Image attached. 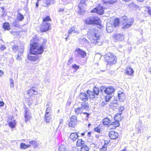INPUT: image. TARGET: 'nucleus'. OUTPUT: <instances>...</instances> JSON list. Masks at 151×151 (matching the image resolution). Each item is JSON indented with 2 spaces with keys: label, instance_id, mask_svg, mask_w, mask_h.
<instances>
[{
  "label": "nucleus",
  "instance_id": "obj_1",
  "mask_svg": "<svg viewBox=\"0 0 151 151\" xmlns=\"http://www.w3.org/2000/svg\"><path fill=\"white\" fill-rule=\"evenodd\" d=\"M45 43L43 42L42 43L39 44L37 42H34L33 44H30L29 52L31 54L34 55H40L44 51V47Z\"/></svg>",
  "mask_w": 151,
  "mask_h": 151
},
{
  "label": "nucleus",
  "instance_id": "obj_2",
  "mask_svg": "<svg viewBox=\"0 0 151 151\" xmlns=\"http://www.w3.org/2000/svg\"><path fill=\"white\" fill-rule=\"evenodd\" d=\"M90 36L89 39L92 43L96 44L97 43L98 40L100 37L99 33L98 32V30L93 28L91 30H90Z\"/></svg>",
  "mask_w": 151,
  "mask_h": 151
},
{
  "label": "nucleus",
  "instance_id": "obj_3",
  "mask_svg": "<svg viewBox=\"0 0 151 151\" xmlns=\"http://www.w3.org/2000/svg\"><path fill=\"white\" fill-rule=\"evenodd\" d=\"M105 60L110 65L113 64L116 62V57L112 53L108 52L104 56Z\"/></svg>",
  "mask_w": 151,
  "mask_h": 151
},
{
  "label": "nucleus",
  "instance_id": "obj_4",
  "mask_svg": "<svg viewBox=\"0 0 151 151\" xmlns=\"http://www.w3.org/2000/svg\"><path fill=\"white\" fill-rule=\"evenodd\" d=\"M121 20L123 21L124 26L122 28L126 29L129 28L134 22V19L132 18L127 19L126 16H123L121 17Z\"/></svg>",
  "mask_w": 151,
  "mask_h": 151
},
{
  "label": "nucleus",
  "instance_id": "obj_5",
  "mask_svg": "<svg viewBox=\"0 0 151 151\" xmlns=\"http://www.w3.org/2000/svg\"><path fill=\"white\" fill-rule=\"evenodd\" d=\"M101 20L98 17L90 16L86 20V23L88 24H96L100 25Z\"/></svg>",
  "mask_w": 151,
  "mask_h": 151
},
{
  "label": "nucleus",
  "instance_id": "obj_6",
  "mask_svg": "<svg viewBox=\"0 0 151 151\" xmlns=\"http://www.w3.org/2000/svg\"><path fill=\"white\" fill-rule=\"evenodd\" d=\"M77 117L75 115L72 116L70 118L69 122V127L74 128L77 124Z\"/></svg>",
  "mask_w": 151,
  "mask_h": 151
},
{
  "label": "nucleus",
  "instance_id": "obj_7",
  "mask_svg": "<svg viewBox=\"0 0 151 151\" xmlns=\"http://www.w3.org/2000/svg\"><path fill=\"white\" fill-rule=\"evenodd\" d=\"M50 27V23L45 22H43L40 28V30L42 32H46L49 29Z\"/></svg>",
  "mask_w": 151,
  "mask_h": 151
},
{
  "label": "nucleus",
  "instance_id": "obj_8",
  "mask_svg": "<svg viewBox=\"0 0 151 151\" xmlns=\"http://www.w3.org/2000/svg\"><path fill=\"white\" fill-rule=\"evenodd\" d=\"M91 12H96L99 14H102L104 12V8L102 6H99L94 8L91 11Z\"/></svg>",
  "mask_w": 151,
  "mask_h": 151
},
{
  "label": "nucleus",
  "instance_id": "obj_9",
  "mask_svg": "<svg viewBox=\"0 0 151 151\" xmlns=\"http://www.w3.org/2000/svg\"><path fill=\"white\" fill-rule=\"evenodd\" d=\"M88 0H80V3L78 5V7L80 9L79 12L80 14L83 15L85 13L84 10L83 9L81 8V6H82V5H83L84 6L85 5L84 4Z\"/></svg>",
  "mask_w": 151,
  "mask_h": 151
},
{
  "label": "nucleus",
  "instance_id": "obj_10",
  "mask_svg": "<svg viewBox=\"0 0 151 151\" xmlns=\"http://www.w3.org/2000/svg\"><path fill=\"white\" fill-rule=\"evenodd\" d=\"M115 91L114 88L112 86H109L106 88L104 90L105 93L108 95L111 94L113 93Z\"/></svg>",
  "mask_w": 151,
  "mask_h": 151
},
{
  "label": "nucleus",
  "instance_id": "obj_11",
  "mask_svg": "<svg viewBox=\"0 0 151 151\" xmlns=\"http://www.w3.org/2000/svg\"><path fill=\"white\" fill-rule=\"evenodd\" d=\"M109 137L112 139H115L119 136L118 133L114 131H111L109 132Z\"/></svg>",
  "mask_w": 151,
  "mask_h": 151
},
{
  "label": "nucleus",
  "instance_id": "obj_12",
  "mask_svg": "<svg viewBox=\"0 0 151 151\" xmlns=\"http://www.w3.org/2000/svg\"><path fill=\"white\" fill-rule=\"evenodd\" d=\"M25 120L26 122H27L31 119V114L29 110H25L24 112Z\"/></svg>",
  "mask_w": 151,
  "mask_h": 151
},
{
  "label": "nucleus",
  "instance_id": "obj_13",
  "mask_svg": "<svg viewBox=\"0 0 151 151\" xmlns=\"http://www.w3.org/2000/svg\"><path fill=\"white\" fill-rule=\"evenodd\" d=\"M35 55L34 56L28 55L27 58L29 60L32 61H35L37 60H40V58L41 57V56H39L38 55Z\"/></svg>",
  "mask_w": 151,
  "mask_h": 151
},
{
  "label": "nucleus",
  "instance_id": "obj_14",
  "mask_svg": "<svg viewBox=\"0 0 151 151\" xmlns=\"http://www.w3.org/2000/svg\"><path fill=\"white\" fill-rule=\"evenodd\" d=\"M80 98L84 101H86L88 99V96L86 93H82L80 94Z\"/></svg>",
  "mask_w": 151,
  "mask_h": 151
},
{
  "label": "nucleus",
  "instance_id": "obj_15",
  "mask_svg": "<svg viewBox=\"0 0 151 151\" xmlns=\"http://www.w3.org/2000/svg\"><path fill=\"white\" fill-rule=\"evenodd\" d=\"M87 94L88 96V99H92L93 100H96L97 98H98V96L96 97L93 92L88 90L87 91Z\"/></svg>",
  "mask_w": 151,
  "mask_h": 151
},
{
  "label": "nucleus",
  "instance_id": "obj_16",
  "mask_svg": "<svg viewBox=\"0 0 151 151\" xmlns=\"http://www.w3.org/2000/svg\"><path fill=\"white\" fill-rule=\"evenodd\" d=\"M114 37L116 41H122L124 39V36L119 34H115L114 36Z\"/></svg>",
  "mask_w": 151,
  "mask_h": 151
},
{
  "label": "nucleus",
  "instance_id": "obj_17",
  "mask_svg": "<svg viewBox=\"0 0 151 151\" xmlns=\"http://www.w3.org/2000/svg\"><path fill=\"white\" fill-rule=\"evenodd\" d=\"M78 132H73L71 133L70 135V138L73 141H76L79 137Z\"/></svg>",
  "mask_w": 151,
  "mask_h": 151
},
{
  "label": "nucleus",
  "instance_id": "obj_18",
  "mask_svg": "<svg viewBox=\"0 0 151 151\" xmlns=\"http://www.w3.org/2000/svg\"><path fill=\"white\" fill-rule=\"evenodd\" d=\"M119 123L118 121H116L114 122H111V124L110 125V128L111 129H114L116 127L119 126Z\"/></svg>",
  "mask_w": 151,
  "mask_h": 151
},
{
  "label": "nucleus",
  "instance_id": "obj_19",
  "mask_svg": "<svg viewBox=\"0 0 151 151\" xmlns=\"http://www.w3.org/2000/svg\"><path fill=\"white\" fill-rule=\"evenodd\" d=\"M37 93V89L35 87H32L28 91L27 93L29 94H35Z\"/></svg>",
  "mask_w": 151,
  "mask_h": 151
},
{
  "label": "nucleus",
  "instance_id": "obj_20",
  "mask_svg": "<svg viewBox=\"0 0 151 151\" xmlns=\"http://www.w3.org/2000/svg\"><path fill=\"white\" fill-rule=\"evenodd\" d=\"M81 109L83 110L85 109L86 110H88L89 106L87 103L86 102H82L81 104V106L79 107Z\"/></svg>",
  "mask_w": 151,
  "mask_h": 151
},
{
  "label": "nucleus",
  "instance_id": "obj_21",
  "mask_svg": "<svg viewBox=\"0 0 151 151\" xmlns=\"http://www.w3.org/2000/svg\"><path fill=\"white\" fill-rule=\"evenodd\" d=\"M103 123L104 125H109V127H110V125L111 123V120L109 118H106L103 119Z\"/></svg>",
  "mask_w": 151,
  "mask_h": 151
},
{
  "label": "nucleus",
  "instance_id": "obj_22",
  "mask_svg": "<svg viewBox=\"0 0 151 151\" xmlns=\"http://www.w3.org/2000/svg\"><path fill=\"white\" fill-rule=\"evenodd\" d=\"M78 53L81 56V57L83 58H85L86 56V52L82 50L79 48L77 50Z\"/></svg>",
  "mask_w": 151,
  "mask_h": 151
},
{
  "label": "nucleus",
  "instance_id": "obj_23",
  "mask_svg": "<svg viewBox=\"0 0 151 151\" xmlns=\"http://www.w3.org/2000/svg\"><path fill=\"white\" fill-rule=\"evenodd\" d=\"M72 32L73 33H79L80 32V30H76L75 28L74 27H71L68 31V33L69 34L71 33Z\"/></svg>",
  "mask_w": 151,
  "mask_h": 151
},
{
  "label": "nucleus",
  "instance_id": "obj_24",
  "mask_svg": "<svg viewBox=\"0 0 151 151\" xmlns=\"http://www.w3.org/2000/svg\"><path fill=\"white\" fill-rule=\"evenodd\" d=\"M51 113H45V118L46 122L48 123L50 122L51 118Z\"/></svg>",
  "mask_w": 151,
  "mask_h": 151
},
{
  "label": "nucleus",
  "instance_id": "obj_25",
  "mask_svg": "<svg viewBox=\"0 0 151 151\" xmlns=\"http://www.w3.org/2000/svg\"><path fill=\"white\" fill-rule=\"evenodd\" d=\"M111 106L115 107H117L118 103L117 98H114L113 100L111 101Z\"/></svg>",
  "mask_w": 151,
  "mask_h": 151
},
{
  "label": "nucleus",
  "instance_id": "obj_26",
  "mask_svg": "<svg viewBox=\"0 0 151 151\" xmlns=\"http://www.w3.org/2000/svg\"><path fill=\"white\" fill-rule=\"evenodd\" d=\"M112 25L110 24H106V29L108 32L110 33L113 30V27Z\"/></svg>",
  "mask_w": 151,
  "mask_h": 151
},
{
  "label": "nucleus",
  "instance_id": "obj_27",
  "mask_svg": "<svg viewBox=\"0 0 151 151\" xmlns=\"http://www.w3.org/2000/svg\"><path fill=\"white\" fill-rule=\"evenodd\" d=\"M118 97L119 101H123L124 100V94L121 92L120 93H118Z\"/></svg>",
  "mask_w": 151,
  "mask_h": 151
},
{
  "label": "nucleus",
  "instance_id": "obj_28",
  "mask_svg": "<svg viewBox=\"0 0 151 151\" xmlns=\"http://www.w3.org/2000/svg\"><path fill=\"white\" fill-rule=\"evenodd\" d=\"M85 143V141L83 140L82 139H78L76 145L78 147L82 146Z\"/></svg>",
  "mask_w": 151,
  "mask_h": 151
},
{
  "label": "nucleus",
  "instance_id": "obj_29",
  "mask_svg": "<svg viewBox=\"0 0 151 151\" xmlns=\"http://www.w3.org/2000/svg\"><path fill=\"white\" fill-rule=\"evenodd\" d=\"M133 69L130 68H127L126 70V74L129 75H132L134 73Z\"/></svg>",
  "mask_w": 151,
  "mask_h": 151
},
{
  "label": "nucleus",
  "instance_id": "obj_30",
  "mask_svg": "<svg viewBox=\"0 0 151 151\" xmlns=\"http://www.w3.org/2000/svg\"><path fill=\"white\" fill-rule=\"evenodd\" d=\"M24 17L23 15L20 13H18L17 16V20L19 21H22L24 19Z\"/></svg>",
  "mask_w": 151,
  "mask_h": 151
},
{
  "label": "nucleus",
  "instance_id": "obj_31",
  "mask_svg": "<svg viewBox=\"0 0 151 151\" xmlns=\"http://www.w3.org/2000/svg\"><path fill=\"white\" fill-rule=\"evenodd\" d=\"M3 26L4 29L5 30H9L10 29V27L8 22L4 23Z\"/></svg>",
  "mask_w": 151,
  "mask_h": 151
},
{
  "label": "nucleus",
  "instance_id": "obj_32",
  "mask_svg": "<svg viewBox=\"0 0 151 151\" xmlns=\"http://www.w3.org/2000/svg\"><path fill=\"white\" fill-rule=\"evenodd\" d=\"M59 151H67V149L65 145H61L58 148Z\"/></svg>",
  "mask_w": 151,
  "mask_h": 151
},
{
  "label": "nucleus",
  "instance_id": "obj_33",
  "mask_svg": "<svg viewBox=\"0 0 151 151\" xmlns=\"http://www.w3.org/2000/svg\"><path fill=\"white\" fill-rule=\"evenodd\" d=\"M12 25L13 27L19 28L20 27V25L19 24V21L15 20L12 23Z\"/></svg>",
  "mask_w": 151,
  "mask_h": 151
},
{
  "label": "nucleus",
  "instance_id": "obj_34",
  "mask_svg": "<svg viewBox=\"0 0 151 151\" xmlns=\"http://www.w3.org/2000/svg\"><path fill=\"white\" fill-rule=\"evenodd\" d=\"M31 146L30 145H26L24 143H21L20 145L21 148L22 149H26L28 147H30Z\"/></svg>",
  "mask_w": 151,
  "mask_h": 151
},
{
  "label": "nucleus",
  "instance_id": "obj_35",
  "mask_svg": "<svg viewBox=\"0 0 151 151\" xmlns=\"http://www.w3.org/2000/svg\"><path fill=\"white\" fill-rule=\"evenodd\" d=\"M29 143L30 145H32L34 148H36L37 146V142L35 140L29 141Z\"/></svg>",
  "mask_w": 151,
  "mask_h": 151
},
{
  "label": "nucleus",
  "instance_id": "obj_36",
  "mask_svg": "<svg viewBox=\"0 0 151 151\" xmlns=\"http://www.w3.org/2000/svg\"><path fill=\"white\" fill-rule=\"evenodd\" d=\"M76 114L78 115L79 114H81L83 112V110L81 109L78 107V108L76 109L75 110Z\"/></svg>",
  "mask_w": 151,
  "mask_h": 151
},
{
  "label": "nucleus",
  "instance_id": "obj_37",
  "mask_svg": "<svg viewBox=\"0 0 151 151\" xmlns=\"http://www.w3.org/2000/svg\"><path fill=\"white\" fill-rule=\"evenodd\" d=\"M99 88H95L93 89V93L96 97L98 96L99 93Z\"/></svg>",
  "mask_w": 151,
  "mask_h": 151
},
{
  "label": "nucleus",
  "instance_id": "obj_38",
  "mask_svg": "<svg viewBox=\"0 0 151 151\" xmlns=\"http://www.w3.org/2000/svg\"><path fill=\"white\" fill-rule=\"evenodd\" d=\"M89 148L86 145H84L81 147V151H88Z\"/></svg>",
  "mask_w": 151,
  "mask_h": 151
},
{
  "label": "nucleus",
  "instance_id": "obj_39",
  "mask_svg": "<svg viewBox=\"0 0 151 151\" xmlns=\"http://www.w3.org/2000/svg\"><path fill=\"white\" fill-rule=\"evenodd\" d=\"M15 120L11 121L9 123V127L12 128H14L15 127Z\"/></svg>",
  "mask_w": 151,
  "mask_h": 151
},
{
  "label": "nucleus",
  "instance_id": "obj_40",
  "mask_svg": "<svg viewBox=\"0 0 151 151\" xmlns=\"http://www.w3.org/2000/svg\"><path fill=\"white\" fill-rule=\"evenodd\" d=\"M54 0H46L45 4L47 6H48L51 4H54Z\"/></svg>",
  "mask_w": 151,
  "mask_h": 151
},
{
  "label": "nucleus",
  "instance_id": "obj_41",
  "mask_svg": "<svg viewBox=\"0 0 151 151\" xmlns=\"http://www.w3.org/2000/svg\"><path fill=\"white\" fill-rule=\"evenodd\" d=\"M115 2V1L112 0H108L104 2V5H108V4H113Z\"/></svg>",
  "mask_w": 151,
  "mask_h": 151
},
{
  "label": "nucleus",
  "instance_id": "obj_42",
  "mask_svg": "<svg viewBox=\"0 0 151 151\" xmlns=\"http://www.w3.org/2000/svg\"><path fill=\"white\" fill-rule=\"evenodd\" d=\"M119 24V19L118 18H116L115 19L114 24V26L116 27L117 26H118Z\"/></svg>",
  "mask_w": 151,
  "mask_h": 151
},
{
  "label": "nucleus",
  "instance_id": "obj_43",
  "mask_svg": "<svg viewBox=\"0 0 151 151\" xmlns=\"http://www.w3.org/2000/svg\"><path fill=\"white\" fill-rule=\"evenodd\" d=\"M19 46L17 45H14L12 46V49L13 51L15 52H16L19 49Z\"/></svg>",
  "mask_w": 151,
  "mask_h": 151
},
{
  "label": "nucleus",
  "instance_id": "obj_44",
  "mask_svg": "<svg viewBox=\"0 0 151 151\" xmlns=\"http://www.w3.org/2000/svg\"><path fill=\"white\" fill-rule=\"evenodd\" d=\"M10 86L11 88L14 87V81L12 79H11L10 80Z\"/></svg>",
  "mask_w": 151,
  "mask_h": 151
},
{
  "label": "nucleus",
  "instance_id": "obj_45",
  "mask_svg": "<svg viewBox=\"0 0 151 151\" xmlns=\"http://www.w3.org/2000/svg\"><path fill=\"white\" fill-rule=\"evenodd\" d=\"M24 51V46H21L19 47V49L18 52L19 53L22 54L23 53Z\"/></svg>",
  "mask_w": 151,
  "mask_h": 151
},
{
  "label": "nucleus",
  "instance_id": "obj_46",
  "mask_svg": "<svg viewBox=\"0 0 151 151\" xmlns=\"http://www.w3.org/2000/svg\"><path fill=\"white\" fill-rule=\"evenodd\" d=\"M51 110V106H48L47 107L46 111V113H51L50 111Z\"/></svg>",
  "mask_w": 151,
  "mask_h": 151
},
{
  "label": "nucleus",
  "instance_id": "obj_47",
  "mask_svg": "<svg viewBox=\"0 0 151 151\" xmlns=\"http://www.w3.org/2000/svg\"><path fill=\"white\" fill-rule=\"evenodd\" d=\"M51 19L50 18V17L49 16H47L46 17L43 19V22H47L49 20H50Z\"/></svg>",
  "mask_w": 151,
  "mask_h": 151
},
{
  "label": "nucleus",
  "instance_id": "obj_48",
  "mask_svg": "<svg viewBox=\"0 0 151 151\" xmlns=\"http://www.w3.org/2000/svg\"><path fill=\"white\" fill-rule=\"evenodd\" d=\"M83 114H84L86 115V118H85V119L87 121L88 120L90 114L86 112H83Z\"/></svg>",
  "mask_w": 151,
  "mask_h": 151
},
{
  "label": "nucleus",
  "instance_id": "obj_49",
  "mask_svg": "<svg viewBox=\"0 0 151 151\" xmlns=\"http://www.w3.org/2000/svg\"><path fill=\"white\" fill-rule=\"evenodd\" d=\"M72 68L74 69L75 70H77L79 68V66L77 65L76 64H74L72 65Z\"/></svg>",
  "mask_w": 151,
  "mask_h": 151
},
{
  "label": "nucleus",
  "instance_id": "obj_50",
  "mask_svg": "<svg viewBox=\"0 0 151 151\" xmlns=\"http://www.w3.org/2000/svg\"><path fill=\"white\" fill-rule=\"evenodd\" d=\"M73 62V58L72 57H71L70 59H69L68 63V65H70L71 64V63H72Z\"/></svg>",
  "mask_w": 151,
  "mask_h": 151
},
{
  "label": "nucleus",
  "instance_id": "obj_51",
  "mask_svg": "<svg viewBox=\"0 0 151 151\" xmlns=\"http://www.w3.org/2000/svg\"><path fill=\"white\" fill-rule=\"evenodd\" d=\"M94 131L98 133L100 132V129L99 127H97L95 128Z\"/></svg>",
  "mask_w": 151,
  "mask_h": 151
},
{
  "label": "nucleus",
  "instance_id": "obj_52",
  "mask_svg": "<svg viewBox=\"0 0 151 151\" xmlns=\"http://www.w3.org/2000/svg\"><path fill=\"white\" fill-rule=\"evenodd\" d=\"M6 49V47L4 45H2L0 47V49L1 50H4Z\"/></svg>",
  "mask_w": 151,
  "mask_h": 151
},
{
  "label": "nucleus",
  "instance_id": "obj_53",
  "mask_svg": "<svg viewBox=\"0 0 151 151\" xmlns=\"http://www.w3.org/2000/svg\"><path fill=\"white\" fill-rule=\"evenodd\" d=\"M111 97L110 96H106V100L107 102L108 101L111 99Z\"/></svg>",
  "mask_w": 151,
  "mask_h": 151
},
{
  "label": "nucleus",
  "instance_id": "obj_54",
  "mask_svg": "<svg viewBox=\"0 0 151 151\" xmlns=\"http://www.w3.org/2000/svg\"><path fill=\"white\" fill-rule=\"evenodd\" d=\"M63 119H60V124L58 126V128H60V126L63 124Z\"/></svg>",
  "mask_w": 151,
  "mask_h": 151
},
{
  "label": "nucleus",
  "instance_id": "obj_55",
  "mask_svg": "<svg viewBox=\"0 0 151 151\" xmlns=\"http://www.w3.org/2000/svg\"><path fill=\"white\" fill-rule=\"evenodd\" d=\"M124 106H120L119 109V111L120 112H122L124 110Z\"/></svg>",
  "mask_w": 151,
  "mask_h": 151
},
{
  "label": "nucleus",
  "instance_id": "obj_56",
  "mask_svg": "<svg viewBox=\"0 0 151 151\" xmlns=\"http://www.w3.org/2000/svg\"><path fill=\"white\" fill-rule=\"evenodd\" d=\"M108 143L107 141H105V144L102 147H104V148L105 149V148H106L107 147V144H108Z\"/></svg>",
  "mask_w": 151,
  "mask_h": 151
},
{
  "label": "nucleus",
  "instance_id": "obj_57",
  "mask_svg": "<svg viewBox=\"0 0 151 151\" xmlns=\"http://www.w3.org/2000/svg\"><path fill=\"white\" fill-rule=\"evenodd\" d=\"M134 4L133 3H131L129 5V6L131 8L132 7L134 6Z\"/></svg>",
  "mask_w": 151,
  "mask_h": 151
},
{
  "label": "nucleus",
  "instance_id": "obj_58",
  "mask_svg": "<svg viewBox=\"0 0 151 151\" xmlns=\"http://www.w3.org/2000/svg\"><path fill=\"white\" fill-rule=\"evenodd\" d=\"M46 106H51V103H50V102H48L47 103V104L46 105Z\"/></svg>",
  "mask_w": 151,
  "mask_h": 151
},
{
  "label": "nucleus",
  "instance_id": "obj_59",
  "mask_svg": "<svg viewBox=\"0 0 151 151\" xmlns=\"http://www.w3.org/2000/svg\"><path fill=\"white\" fill-rule=\"evenodd\" d=\"M4 103L3 101H0V107L2 106H4Z\"/></svg>",
  "mask_w": 151,
  "mask_h": 151
},
{
  "label": "nucleus",
  "instance_id": "obj_60",
  "mask_svg": "<svg viewBox=\"0 0 151 151\" xmlns=\"http://www.w3.org/2000/svg\"><path fill=\"white\" fill-rule=\"evenodd\" d=\"M21 57L20 56H19V55H18L17 59L18 60H21Z\"/></svg>",
  "mask_w": 151,
  "mask_h": 151
},
{
  "label": "nucleus",
  "instance_id": "obj_61",
  "mask_svg": "<svg viewBox=\"0 0 151 151\" xmlns=\"http://www.w3.org/2000/svg\"><path fill=\"white\" fill-rule=\"evenodd\" d=\"M87 136L88 137H91V132H88V133H87Z\"/></svg>",
  "mask_w": 151,
  "mask_h": 151
},
{
  "label": "nucleus",
  "instance_id": "obj_62",
  "mask_svg": "<svg viewBox=\"0 0 151 151\" xmlns=\"http://www.w3.org/2000/svg\"><path fill=\"white\" fill-rule=\"evenodd\" d=\"M148 12L150 15H151V8H149L148 10Z\"/></svg>",
  "mask_w": 151,
  "mask_h": 151
},
{
  "label": "nucleus",
  "instance_id": "obj_63",
  "mask_svg": "<svg viewBox=\"0 0 151 151\" xmlns=\"http://www.w3.org/2000/svg\"><path fill=\"white\" fill-rule=\"evenodd\" d=\"M106 148H105V149L104 148V147H102V148L101 149L102 151H106Z\"/></svg>",
  "mask_w": 151,
  "mask_h": 151
},
{
  "label": "nucleus",
  "instance_id": "obj_64",
  "mask_svg": "<svg viewBox=\"0 0 151 151\" xmlns=\"http://www.w3.org/2000/svg\"><path fill=\"white\" fill-rule=\"evenodd\" d=\"M3 73V72L1 70H0V76H1L2 75Z\"/></svg>",
  "mask_w": 151,
  "mask_h": 151
}]
</instances>
